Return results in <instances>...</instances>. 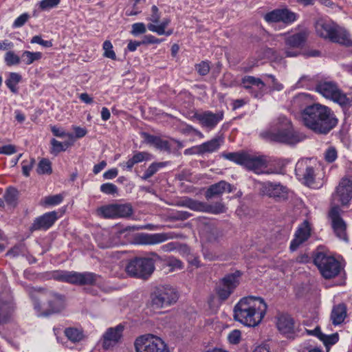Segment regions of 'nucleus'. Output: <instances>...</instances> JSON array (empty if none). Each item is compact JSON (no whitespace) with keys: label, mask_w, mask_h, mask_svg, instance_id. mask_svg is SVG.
<instances>
[{"label":"nucleus","mask_w":352,"mask_h":352,"mask_svg":"<svg viewBox=\"0 0 352 352\" xmlns=\"http://www.w3.org/2000/svg\"><path fill=\"white\" fill-rule=\"evenodd\" d=\"M302 124L318 135H327L338 123L334 112L327 106L315 103L306 106L300 111Z\"/></svg>","instance_id":"1"},{"label":"nucleus","mask_w":352,"mask_h":352,"mask_svg":"<svg viewBox=\"0 0 352 352\" xmlns=\"http://www.w3.org/2000/svg\"><path fill=\"white\" fill-rule=\"evenodd\" d=\"M267 305L261 297L249 296L242 298L234 307V319L242 324L255 327L265 317Z\"/></svg>","instance_id":"2"},{"label":"nucleus","mask_w":352,"mask_h":352,"mask_svg":"<svg viewBox=\"0 0 352 352\" xmlns=\"http://www.w3.org/2000/svg\"><path fill=\"white\" fill-rule=\"evenodd\" d=\"M316 34L332 43L349 47H352L350 33L331 19L320 18L315 23Z\"/></svg>","instance_id":"3"},{"label":"nucleus","mask_w":352,"mask_h":352,"mask_svg":"<svg viewBox=\"0 0 352 352\" xmlns=\"http://www.w3.org/2000/svg\"><path fill=\"white\" fill-rule=\"evenodd\" d=\"M267 133L271 140L287 144H295L303 139V136L294 129L291 122L285 116H280Z\"/></svg>","instance_id":"4"},{"label":"nucleus","mask_w":352,"mask_h":352,"mask_svg":"<svg viewBox=\"0 0 352 352\" xmlns=\"http://www.w3.org/2000/svg\"><path fill=\"white\" fill-rule=\"evenodd\" d=\"M26 290L29 293L30 296L34 300L35 309L41 308V305L38 302L39 298L36 296L37 294H40L47 297V308L44 314L45 316L58 313L65 307V297L63 295L52 292L44 293V289L41 288L36 289L32 287H27Z\"/></svg>","instance_id":"5"},{"label":"nucleus","mask_w":352,"mask_h":352,"mask_svg":"<svg viewBox=\"0 0 352 352\" xmlns=\"http://www.w3.org/2000/svg\"><path fill=\"white\" fill-rule=\"evenodd\" d=\"M98 277L97 274L88 272L55 270L51 273V278L55 280L77 285H94Z\"/></svg>","instance_id":"6"},{"label":"nucleus","mask_w":352,"mask_h":352,"mask_svg":"<svg viewBox=\"0 0 352 352\" xmlns=\"http://www.w3.org/2000/svg\"><path fill=\"white\" fill-rule=\"evenodd\" d=\"M316 90L327 99L331 100L343 108L349 107L351 100L333 81H320L316 85Z\"/></svg>","instance_id":"7"},{"label":"nucleus","mask_w":352,"mask_h":352,"mask_svg":"<svg viewBox=\"0 0 352 352\" xmlns=\"http://www.w3.org/2000/svg\"><path fill=\"white\" fill-rule=\"evenodd\" d=\"M314 263L317 266L321 275L325 279H331L339 274L341 265L333 256L324 252H318L314 257Z\"/></svg>","instance_id":"8"},{"label":"nucleus","mask_w":352,"mask_h":352,"mask_svg":"<svg viewBox=\"0 0 352 352\" xmlns=\"http://www.w3.org/2000/svg\"><path fill=\"white\" fill-rule=\"evenodd\" d=\"M154 262L151 258L136 257L129 261L125 270L131 277L147 279L154 272Z\"/></svg>","instance_id":"9"},{"label":"nucleus","mask_w":352,"mask_h":352,"mask_svg":"<svg viewBox=\"0 0 352 352\" xmlns=\"http://www.w3.org/2000/svg\"><path fill=\"white\" fill-rule=\"evenodd\" d=\"M134 344L136 352H170L163 340L152 334L138 337Z\"/></svg>","instance_id":"10"},{"label":"nucleus","mask_w":352,"mask_h":352,"mask_svg":"<svg viewBox=\"0 0 352 352\" xmlns=\"http://www.w3.org/2000/svg\"><path fill=\"white\" fill-rule=\"evenodd\" d=\"M177 299V292L170 286H160L151 295V306L155 309L170 306Z\"/></svg>","instance_id":"11"},{"label":"nucleus","mask_w":352,"mask_h":352,"mask_svg":"<svg viewBox=\"0 0 352 352\" xmlns=\"http://www.w3.org/2000/svg\"><path fill=\"white\" fill-rule=\"evenodd\" d=\"M260 191L263 195L272 198L278 202L283 201L288 199L289 189L280 182H263L261 184Z\"/></svg>","instance_id":"12"},{"label":"nucleus","mask_w":352,"mask_h":352,"mask_svg":"<svg viewBox=\"0 0 352 352\" xmlns=\"http://www.w3.org/2000/svg\"><path fill=\"white\" fill-rule=\"evenodd\" d=\"M342 210L339 206L332 207L328 214L329 219L331 221V226L336 236L344 241H348V236L346 233V223L341 217Z\"/></svg>","instance_id":"13"},{"label":"nucleus","mask_w":352,"mask_h":352,"mask_svg":"<svg viewBox=\"0 0 352 352\" xmlns=\"http://www.w3.org/2000/svg\"><path fill=\"white\" fill-rule=\"evenodd\" d=\"M180 206L187 207L195 211L205 212L214 214H219L226 212V207L221 202L208 204L186 198L181 201Z\"/></svg>","instance_id":"14"},{"label":"nucleus","mask_w":352,"mask_h":352,"mask_svg":"<svg viewBox=\"0 0 352 352\" xmlns=\"http://www.w3.org/2000/svg\"><path fill=\"white\" fill-rule=\"evenodd\" d=\"M263 18L269 23H283L285 25H290L297 21L298 15L289 9L283 8L274 9L267 12Z\"/></svg>","instance_id":"15"},{"label":"nucleus","mask_w":352,"mask_h":352,"mask_svg":"<svg viewBox=\"0 0 352 352\" xmlns=\"http://www.w3.org/2000/svg\"><path fill=\"white\" fill-rule=\"evenodd\" d=\"M310 163V160L302 159L298 161L295 168L297 178L307 186H311L316 179L315 169Z\"/></svg>","instance_id":"16"},{"label":"nucleus","mask_w":352,"mask_h":352,"mask_svg":"<svg viewBox=\"0 0 352 352\" xmlns=\"http://www.w3.org/2000/svg\"><path fill=\"white\" fill-rule=\"evenodd\" d=\"M182 234L175 232L162 233H140L135 237V241L140 245H155L163 243L168 239L180 238Z\"/></svg>","instance_id":"17"},{"label":"nucleus","mask_w":352,"mask_h":352,"mask_svg":"<svg viewBox=\"0 0 352 352\" xmlns=\"http://www.w3.org/2000/svg\"><path fill=\"white\" fill-rule=\"evenodd\" d=\"M224 113L223 111L213 113L211 111H205L201 113H196L194 118L199 122L202 127L212 130L223 120Z\"/></svg>","instance_id":"18"},{"label":"nucleus","mask_w":352,"mask_h":352,"mask_svg":"<svg viewBox=\"0 0 352 352\" xmlns=\"http://www.w3.org/2000/svg\"><path fill=\"white\" fill-rule=\"evenodd\" d=\"M124 329V327L122 324L108 328L102 336V348L108 350L117 344L122 337Z\"/></svg>","instance_id":"19"},{"label":"nucleus","mask_w":352,"mask_h":352,"mask_svg":"<svg viewBox=\"0 0 352 352\" xmlns=\"http://www.w3.org/2000/svg\"><path fill=\"white\" fill-rule=\"evenodd\" d=\"M307 35L304 32H298L285 40V53L287 57L296 56L298 52L294 49L300 47L306 41Z\"/></svg>","instance_id":"20"},{"label":"nucleus","mask_w":352,"mask_h":352,"mask_svg":"<svg viewBox=\"0 0 352 352\" xmlns=\"http://www.w3.org/2000/svg\"><path fill=\"white\" fill-rule=\"evenodd\" d=\"M311 236V228L308 221L305 220L297 228L294 237L290 243L289 249L296 251L300 245L307 241Z\"/></svg>","instance_id":"21"},{"label":"nucleus","mask_w":352,"mask_h":352,"mask_svg":"<svg viewBox=\"0 0 352 352\" xmlns=\"http://www.w3.org/2000/svg\"><path fill=\"white\" fill-rule=\"evenodd\" d=\"M243 166L250 170L254 171L256 174H270L274 173L264 170V169L267 168L266 160L264 156H255L247 153Z\"/></svg>","instance_id":"22"},{"label":"nucleus","mask_w":352,"mask_h":352,"mask_svg":"<svg viewBox=\"0 0 352 352\" xmlns=\"http://www.w3.org/2000/svg\"><path fill=\"white\" fill-rule=\"evenodd\" d=\"M335 196L342 206L347 205L352 199V180L346 177L342 178L336 188Z\"/></svg>","instance_id":"23"},{"label":"nucleus","mask_w":352,"mask_h":352,"mask_svg":"<svg viewBox=\"0 0 352 352\" xmlns=\"http://www.w3.org/2000/svg\"><path fill=\"white\" fill-rule=\"evenodd\" d=\"M241 84L246 90L252 94L254 98H260L263 96V89L265 84L261 78L252 76H245L241 79Z\"/></svg>","instance_id":"24"},{"label":"nucleus","mask_w":352,"mask_h":352,"mask_svg":"<svg viewBox=\"0 0 352 352\" xmlns=\"http://www.w3.org/2000/svg\"><path fill=\"white\" fill-rule=\"evenodd\" d=\"M58 219V213L56 211L46 212L37 217L30 227L31 230H46L54 225Z\"/></svg>","instance_id":"25"},{"label":"nucleus","mask_w":352,"mask_h":352,"mask_svg":"<svg viewBox=\"0 0 352 352\" xmlns=\"http://www.w3.org/2000/svg\"><path fill=\"white\" fill-rule=\"evenodd\" d=\"M233 191V186L228 182L221 180L217 183L210 185L205 194L207 199L214 197L221 196L224 192H231Z\"/></svg>","instance_id":"26"},{"label":"nucleus","mask_w":352,"mask_h":352,"mask_svg":"<svg viewBox=\"0 0 352 352\" xmlns=\"http://www.w3.org/2000/svg\"><path fill=\"white\" fill-rule=\"evenodd\" d=\"M153 156L152 154L146 151H135L133 155L129 158L126 162H123L120 164L124 170L131 171L134 165L152 160Z\"/></svg>","instance_id":"27"},{"label":"nucleus","mask_w":352,"mask_h":352,"mask_svg":"<svg viewBox=\"0 0 352 352\" xmlns=\"http://www.w3.org/2000/svg\"><path fill=\"white\" fill-rule=\"evenodd\" d=\"M276 318L277 328L281 333L288 334L294 332V320L290 315L278 313Z\"/></svg>","instance_id":"28"},{"label":"nucleus","mask_w":352,"mask_h":352,"mask_svg":"<svg viewBox=\"0 0 352 352\" xmlns=\"http://www.w3.org/2000/svg\"><path fill=\"white\" fill-rule=\"evenodd\" d=\"M14 306L10 298L0 295V324L7 322L10 319Z\"/></svg>","instance_id":"29"},{"label":"nucleus","mask_w":352,"mask_h":352,"mask_svg":"<svg viewBox=\"0 0 352 352\" xmlns=\"http://www.w3.org/2000/svg\"><path fill=\"white\" fill-rule=\"evenodd\" d=\"M142 137L144 138V142L146 144L153 146L160 151H170V146L167 140H162L158 136L151 135L146 132L142 133Z\"/></svg>","instance_id":"30"},{"label":"nucleus","mask_w":352,"mask_h":352,"mask_svg":"<svg viewBox=\"0 0 352 352\" xmlns=\"http://www.w3.org/2000/svg\"><path fill=\"white\" fill-rule=\"evenodd\" d=\"M346 306L344 303L334 305L331 313L332 324L335 326L341 324L346 317Z\"/></svg>","instance_id":"31"},{"label":"nucleus","mask_w":352,"mask_h":352,"mask_svg":"<svg viewBox=\"0 0 352 352\" xmlns=\"http://www.w3.org/2000/svg\"><path fill=\"white\" fill-rule=\"evenodd\" d=\"M222 142V139L217 137L199 144V146L201 155L207 153H213L217 151L219 148Z\"/></svg>","instance_id":"32"},{"label":"nucleus","mask_w":352,"mask_h":352,"mask_svg":"<svg viewBox=\"0 0 352 352\" xmlns=\"http://www.w3.org/2000/svg\"><path fill=\"white\" fill-rule=\"evenodd\" d=\"M241 276L242 272L239 270H236L232 273L226 274L221 280L234 291L240 283Z\"/></svg>","instance_id":"33"},{"label":"nucleus","mask_w":352,"mask_h":352,"mask_svg":"<svg viewBox=\"0 0 352 352\" xmlns=\"http://www.w3.org/2000/svg\"><path fill=\"white\" fill-rule=\"evenodd\" d=\"M246 154L247 153L245 152H224L221 154V157L243 166Z\"/></svg>","instance_id":"34"},{"label":"nucleus","mask_w":352,"mask_h":352,"mask_svg":"<svg viewBox=\"0 0 352 352\" xmlns=\"http://www.w3.org/2000/svg\"><path fill=\"white\" fill-rule=\"evenodd\" d=\"M168 164V162L152 163L145 170L143 175L141 176V179L142 180H147L154 175L160 168L165 167Z\"/></svg>","instance_id":"35"},{"label":"nucleus","mask_w":352,"mask_h":352,"mask_svg":"<svg viewBox=\"0 0 352 352\" xmlns=\"http://www.w3.org/2000/svg\"><path fill=\"white\" fill-rule=\"evenodd\" d=\"M21 80V76L15 72H11L8 78L6 80L5 83L9 89L13 93L16 94L18 89L16 85Z\"/></svg>","instance_id":"36"},{"label":"nucleus","mask_w":352,"mask_h":352,"mask_svg":"<svg viewBox=\"0 0 352 352\" xmlns=\"http://www.w3.org/2000/svg\"><path fill=\"white\" fill-rule=\"evenodd\" d=\"M234 291L226 285L221 280H219L217 287V294L219 298L221 300H227Z\"/></svg>","instance_id":"37"},{"label":"nucleus","mask_w":352,"mask_h":352,"mask_svg":"<svg viewBox=\"0 0 352 352\" xmlns=\"http://www.w3.org/2000/svg\"><path fill=\"white\" fill-rule=\"evenodd\" d=\"M42 58V53L39 52H32L24 51L21 56V61L26 65H30L34 61L39 60Z\"/></svg>","instance_id":"38"},{"label":"nucleus","mask_w":352,"mask_h":352,"mask_svg":"<svg viewBox=\"0 0 352 352\" xmlns=\"http://www.w3.org/2000/svg\"><path fill=\"white\" fill-rule=\"evenodd\" d=\"M170 23V20L168 18H165L158 25L148 23L147 25V28L150 31L155 32L158 35H164L165 34V29L169 25Z\"/></svg>","instance_id":"39"},{"label":"nucleus","mask_w":352,"mask_h":352,"mask_svg":"<svg viewBox=\"0 0 352 352\" xmlns=\"http://www.w3.org/2000/svg\"><path fill=\"white\" fill-rule=\"evenodd\" d=\"M65 335L73 342H80L83 338L82 331L74 327L65 329Z\"/></svg>","instance_id":"40"},{"label":"nucleus","mask_w":352,"mask_h":352,"mask_svg":"<svg viewBox=\"0 0 352 352\" xmlns=\"http://www.w3.org/2000/svg\"><path fill=\"white\" fill-rule=\"evenodd\" d=\"M52 148L50 153L54 155H58L62 151H65L71 145L69 142H60L57 140L53 138L51 140Z\"/></svg>","instance_id":"41"},{"label":"nucleus","mask_w":352,"mask_h":352,"mask_svg":"<svg viewBox=\"0 0 352 352\" xmlns=\"http://www.w3.org/2000/svg\"><path fill=\"white\" fill-rule=\"evenodd\" d=\"M116 217H128L133 213L131 204H116Z\"/></svg>","instance_id":"42"},{"label":"nucleus","mask_w":352,"mask_h":352,"mask_svg":"<svg viewBox=\"0 0 352 352\" xmlns=\"http://www.w3.org/2000/svg\"><path fill=\"white\" fill-rule=\"evenodd\" d=\"M36 172L39 175H50L52 173V164L48 159L43 158L38 163Z\"/></svg>","instance_id":"43"},{"label":"nucleus","mask_w":352,"mask_h":352,"mask_svg":"<svg viewBox=\"0 0 352 352\" xmlns=\"http://www.w3.org/2000/svg\"><path fill=\"white\" fill-rule=\"evenodd\" d=\"M3 197L8 205L14 206L18 198V191L14 188L9 187L6 191Z\"/></svg>","instance_id":"44"},{"label":"nucleus","mask_w":352,"mask_h":352,"mask_svg":"<svg viewBox=\"0 0 352 352\" xmlns=\"http://www.w3.org/2000/svg\"><path fill=\"white\" fill-rule=\"evenodd\" d=\"M321 336L322 337L320 338V340L323 342L326 348L335 344L339 340V336L338 333H335L331 335H326L324 333Z\"/></svg>","instance_id":"45"},{"label":"nucleus","mask_w":352,"mask_h":352,"mask_svg":"<svg viewBox=\"0 0 352 352\" xmlns=\"http://www.w3.org/2000/svg\"><path fill=\"white\" fill-rule=\"evenodd\" d=\"M99 212L105 218H116V204H111L99 208Z\"/></svg>","instance_id":"46"},{"label":"nucleus","mask_w":352,"mask_h":352,"mask_svg":"<svg viewBox=\"0 0 352 352\" xmlns=\"http://www.w3.org/2000/svg\"><path fill=\"white\" fill-rule=\"evenodd\" d=\"M4 60L8 66H12L19 65L21 58L15 54L14 52L8 51L5 54Z\"/></svg>","instance_id":"47"},{"label":"nucleus","mask_w":352,"mask_h":352,"mask_svg":"<svg viewBox=\"0 0 352 352\" xmlns=\"http://www.w3.org/2000/svg\"><path fill=\"white\" fill-rule=\"evenodd\" d=\"M103 50H104V56L111 58L112 60H116V55L114 51L113 50V45L109 41H105L103 43Z\"/></svg>","instance_id":"48"},{"label":"nucleus","mask_w":352,"mask_h":352,"mask_svg":"<svg viewBox=\"0 0 352 352\" xmlns=\"http://www.w3.org/2000/svg\"><path fill=\"white\" fill-rule=\"evenodd\" d=\"M324 157L327 162L332 163L338 157V152L335 147L330 146L329 147L324 153Z\"/></svg>","instance_id":"49"},{"label":"nucleus","mask_w":352,"mask_h":352,"mask_svg":"<svg viewBox=\"0 0 352 352\" xmlns=\"http://www.w3.org/2000/svg\"><path fill=\"white\" fill-rule=\"evenodd\" d=\"M151 13L147 19L151 22V23L155 25L159 23L161 17V12H160L158 8L154 5L151 7Z\"/></svg>","instance_id":"50"},{"label":"nucleus","mask_w":352,"mask_h":352,"mask_svg":"<svg viewBox=\"0 0 352 352\" xmlns=\"http://www.w3.org/2000/svg\"><path fill=\"white\" fill-rule=\"evenodd\" d=\"M191 214L187 211H176L170 215V219L174 221H184L191 217Z\"/></svg>","instance_id":"51"},{"label":"nucleus","mask_w":352,"mask_h":352,"mask_svg":"<svg viewBox=\"0 0 352 352\" xmlns=\"http://www.w3.org/2000/svg\"><path fill=\"white\" fill-rule=\"evenodd\" d=\"M100 191L107 195L118 193V187L112 183H105L100 186Z\"/></svg>","instance_id":"52"},{"label":"nucleus","mask_w":352,"mask_h":352,"mask_svg":"<svg viewBox=\"0 0 352 352\" xmlns=\"http://www.w3.org/2000/svg\"><path fill=\"white\" fill-rule=\"evenodd\" d=\"M210 67L207 61H201L199 64L195 65V69L201 76H206L208 74Z\"/></svg>","instance_id":"53"},{"label":"nucleus","mask_w":352,"mask_h":352,"mask_svg":"<svg viewBox=\"0 0 352 352\" xmlns=\"http://www.w3.org/2000/svg\"><path fill=\"white\" fill-rule=\"evenodd\" d=\"M63 197L60 194L48 196L45 198V204L49 206H56L62 202Z\"/></svg>","instance_id":"54"},{"label":"nucleus","mask_w":352,"mask_h":352,"mask_svg":"<svg viewBox=\"0 0 352 352\" xmlns=\"http://www.w3.org/2000/svg\"><path fill=\"white\" fill-rule=\"evenodd\" d=\"M146 32V28L144 23H135L132 25L131 34L134 36H138L144 34Z\"/></svg>","instance_id":"55"},{"label":"nucleus","mask_w":352,"mask_h":352,"mask_svg":"<svg viewBox=\"0 0 352 352\" xmlns=\"http://www.w3.org/2000/svg\"><path fill=\"white\" fill-rule=\"evenodd\" d=\"M34 162L35 160L33 158H31L30 160H23L21 162L23 174L25 177H28L30 175V173L33 168Z\"/></svg>","instance_id":"56"},{"label":"nucleus","mask_w":352,"mask_h":352,"mask_svg":"<svg viewBox=\"0 0 352 352\" xmlns=\"http://www.w3.org/2000/svg\"><path fill=\"white\" fill-rule=\"evenodd\" d=\"M60 0H42L39 3V8L42 10H47L56 6Z\"/></svg>","instance_id":"57"},{"label":"nucleus","mask_w":352,"mask_h":352,"mask_svg":"<svg viewBox=\"0 0 352 352\" xmlns=\"http://www.w3.org/2000/svg\"><path fill=\"white\" fill-rule=\"evenodd\" d=\"M306 99V94H300L295 97L293 98L292 100V105L294 107H299L300 108L302 107V105L304 104V102Z\"/></svg>","instance_id":"58"},{"label":"nucleus","mask_w":352,"mask_h":352,"mask_svg":"<svg viewBox=\"0 0 352 352\" xmlns=\"http://www.w3.org/2000/svg\"><path fill=\"white\" fill-rule=\"evenodd\" d=\"M241 333L239 330L232 331L228 335V340L231 344H238L240 342Z\"/></svg>","instance_id":"59"},{"label":"nucleus","mask_w":352,"mask_h":352,"mask_svg":"<svg viewBox=\"0 0 352 352\" xmlns=\"http://www.w3.org/2000/svg\"><path fill=\"white\" fill-rule=\"evenodd\" d=\"M51 131L54 136L58 138L73 137L72 134L67 133L63 129L58 128L56 126H51Z\"/></svg>","instance_id":"60"},{"label":"nucleus","mask_w":352,"mask_h":352,"mask_svg":"<svg viewBox=\"0 0 352 352\" xmlns=\"http://www.w3.org/2000/svg\"><path fill=\"white\" fill-rule=\"evenodd\" d=\"M30 42L31 43L39 44L45 47H51L52 46V42L51 41H45L38 35L33 36Z\"/></svg>","instance_id":"61"},{"label":"nucleus","mask_w":352,"mask_h":352,"mask_svg":"<svg viewBox=\"0 0 352 352\" xmlns=\"http://www.w3.org/2000/svg\"><path fill=\"white\" fill-rule=\"evenodd\" d=\"M29 19V14L28 13H23L17 17L13 23V28H21L22 27Z\"/></svg>","instance_id":"62"},{"label":"nucleus","mask_w":352,"mask_h":352,"mask_svg":"<svg viewBox=\"0 0 352 352\" xmlns=\"http://www.w3.org/2000/svg\"><path fill=\"white\" fill-rule=\"evenodd\" d=\"M162 41H163L162 39L157 38L151 34H148V35L144 36L142 43V44H159Z\"/></svg>","instance_id":"63"},{"label":"nucleus","mask_w":352,"mask_h":352,"mask_svg":"<svg viewBox=\"0 0 352 352\" xmlns=\"http://www.w3.org/2000/svg\"><path fill=\"white\" fill-rule=\"evenodd\" d=\"M16 152V146L12 144H8L0 147V153L12 155Z\"/></svg>","instance_id":"64"}]
</instances>
